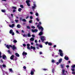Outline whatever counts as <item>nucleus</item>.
<instances>
[{
    "instance_id": "obj_1",
    "label": "nucleus",
    "mask_w": 75,
    "mask_h": 75,
    "mask_svg": "<svg viewBox=\"0 0 75 75\" xmlns=\"http://www.w3.org/2000/svg\"><path fill=\"white\" fill-rule=\"evenodd\" d=\"M40 26V24H38V25H37V27L39 29V30H41V31H43V30H44V28H43L42 27V26Z\"/></svg>"
},
{
    "instance_id": "obj_2",
    "label": "nucleus",
    "mask_w": 75,
    "mask_h": 75,
    "mask_svg": "<svg viewBox=\"0 0 75 75\" xmlns=\"http://www.w3.org/2000/svg\"><path fill=\"white\" fill-rule=\"evenodd\" d=\"M59 51L60 53L59 54L60 56H61V57H63V55H64V54H63V52H62V50L59 49Z\"/></svg>"
},
{
    "instance_id": "obj_3",
    "label": "nucleus",
    "mask_w": 75,
    "mask_h": 75,
    "mask_svg": "<svg viewBox=\"0 0 75 75\" xmlns=\"http://www.w3.org/2000/svg\"><path fill=\"white\" fill-rule=\"evenodd\" d=\"M31 1L29 0H27L26 1V2L27 4V6H30V4L29 3H30Z\"/></svg>"
},
{
    "instance_id": "obj_4",
    "label": "nucleus",
    "mask_w": 75,
    "mask_h": 75,
    "mask_svg": "<svg viewBox=\"0 0 75 75\" xmlns=\"http://www.w3.org/2000/svg\"><path fill=\"white\" fill-rule=\"evenodd\" d=\"M45 37L44 36H41V40L43 42L45 40Z\"/></svg>"
},
{
    "instance_id": "obj_5",
    "label": "nucleus",
    "mask_w": 75,
    "mask_h": 75,
    "mask_svg": "<svg viewBox=\"0 0 75 75\" xmlns=\"http://www.w3.org/2000/svg\"><path fill=\"white\" fill-rule=\"evenodd\" d=\"M11 48H12L13 50H16L17 49V47L15 46V45H13L12 46V47H11Z\"/></svg>"
},
{
    "instance_id": "obj_6",
    "label": "nucleus",
    "mask_w": 75,
    "mask_h": 75,
    "mask_svg": "<svg viewBox=\"0 0 75 75\" xmlns=\"http://www.w3.org/2000/svg\"><path fill=\"white\" fill-rule=\"evenodd\" d=\"M32 31L33 33H35V32H37V31H38V30L37 29H35L34 30L32 29Z\"/></svg>"
},
{
    "instance_id": "obj_7",
    "label": "nucleus",
    "mask_w": 75,
    "mask_h": 75,
    "mask_svg": "<svg viewBox=\"0 0 75 75\" xmlns=\"http://www.w3.org/2000/svg\"><path fill=\"white\" fill-rule=\"evenodd\" d=\"M9 27H11V28H13L14 27V24H12L11 25H9Z\"/></svg>"
},
{
    "instance_id": "obj_8",
    "label": "nucleus",
    "mask_w": 75,
    "mask_h": 75,
    "mask_svg": "<svg viewBox=\"0 0 75 75\" xmlns=\"http://www.w3.org/2000/svg\"><path fill=\"white\" fill-rule=\"evenodd\" d=\"M14 55H12L11 56L10 58L11 59L13 60V59H14Z\"/></svg>"
},
{
    "instance_id": "obj_9",
    "label": "nucleus",
    "mask_w": 75,
    "mask_h": 75,
    "mask_svg": "<svg viewBox=\"0 0 75 75\" xmlns=\"http://www.w3.org/2000/svg\"><path fill=\"white\" fill-rule=\"evenodd\" d=\"M2 58L4 59H6V58H7V57H6V55H4L3 56Z\"/></svg>"
},
{
    "instance_id": "obj_10",
    "label": "nucleus",
    "mask_w": 75,
    "mask_h": 75,
    "mask_svg": "<svg viewBox=\"0 0 75 75\" xmlns=\"http://www.w3.org/2000/svg\"><path fill=\"white\" fill-rule=\"evenodd\" d=\"M6 47L8 49H9L10 48V47H12V45H6Z\"/></svg>"
},
{
    "instance_id": "obj_11",
    "label": "nucleus",
    "mask_w": 75,
    "mask_h": 75,
    "mask_svg": "<svg viewBox=\"0 0 75 75\" xmlns=\"http://www.w3.org/2000/svg\"><path fill=\"white\" fill-rule=\"evenodd\" d=\"M30 49V50L31 49H33V50H35V47H33V46H31Z\"/></svg>"
},
{
    "instance_id": "obj_12",
    "label": "nucleus",
    "mask_w": 75,
    "mask_h": 75,
    "mask_svg": "<svg viewBox=\"0 0 75 75\" xmlns=\"http://www.w3.org/2000/svg\"><path fill=\"white\" fill-rule=\"evenodd\" d=\"M22 55L23 56L24 55H27V53L26 52H25L24 51H23L22 53Z\"/></svg>"
},
{
    "instance_id": "obj_13",
    "label": "nucleus",
    "mask_w": 75,
    "mask_h": 75,
    "mask_svg": "<svg viewBox=\"0 0 75 75\" xmlns=\"http://www.w3.org/2000/svg\"><path fill=\"white\" fill-rule=\"evenodd\" d=\"M42 34H43V32L42 31H41V32H40L39 33V35L40 36H41V35H42Z\"/></svg>"
},
{
    "instance_id": "obj_14",
    "label": "nucleus",
    "mask_w": 75,
    "mask_h": 75,
    "mask_svg": "<svg viewBox=\"0 0 75 75\" xmlns=\"http://www.w3.org/2000/svg\"><path fill=\"white\" fill-rule=\"evenodd\" d=\"M64 59H66V60H69V58H68V57L66 56H65Z\"/></svg>"
},
{
    "instance_id": "obj_15",
    "label": "nucleus",
    "mask_w": 75,
    "mask_h": 75,
    "mask_svg": "<svg viewBox=\"0 0 75 75\" xmlns=\"http://www.w3.org/2000/svg\"><path fill=\"white\" fill-rule=\"evenodd\" d=\"M30 41H33L34 40V38H30Z\"/></svg>"
},
{
    "instance_id": "obj_16",
    "label": "nucleus",
    "mask_w": 75,
    "mask_h": 75,
    "mask_svg": "<svg viewBox=\"0 0 75 75\" xmlns=\"http://www.w3.org/2000/svg\"><path fill=\"white\" fill-rule=\"evenodd\" d=\"M15 55L16 56L18 57H20V55L18 53H16Z\"/></svg>"
},
{
    "instance_id": "obj_17",
    "label": "nucleus",
    "mask_w": 75,
    "mask_h": 75,
    "mask_svg": "<svg viewBox=\"0 0 75 75\" xmlns=\"http://www.w3.org/2000/svg\"><path fill=\"white\" fill-rule=\"evenodd\" d=\"M48 45L50 46H51L52 45V44L51 42H49L48 43Z\"/></svg>"
},
{
    "instance_id": "obj_18",
    "label": "nucleus",
    "mask_w": 75,
    "mask_h": 75,
    "mask_svg": "<svg viewBox=\"0 0 75 75\" xmlns=\"http://www.w3.org/2000/svg\"><path fill=\"white\" fill-rule=\"evenodd\" d=\"M62 59H60L59 60V63H61V62H62Z\"/></svg>"
},
{
    "instance_id": "obj_19",
    "label": "nucleus",
    "mask_w": 75,
    "mask_h": 75,
    "mask_svg": "<svg viewBox=\"0 0 75 75\" xmlns=\"http://www.w3.org/2000/svg\"><path fill=\"white\" fill-rule=\"evenodd\" d=\"M28 37H31V35L30 34V33H29L28 34Z\"/></svg>"
},
{
    "instance_id": "obj_20",
    "label": "nucleus",
    "mask_w": 75,
    "mask_h": 75,
    "mask_svg": "<svg viewBox=\"0 0 75 75\" xmlns=\"http://www.w3.org/2000/svg\"><path fill=\"white\" fill-rule=\"evenodd\" d=\"M13 32V31L12 29H11L10 30L9 33L10 34H11Z\"/></svg>"
},
{
    "instance_id": "obj_21",
    "label": "nucleus",
    "mask_w": 75,
    "mask_h": 75,
    "mask_svg": "<svg viewBox=\"0 0 75 75\" xmlns=\"http://www.w3.org/2000/svg\"><path fill=\"white\" fill-rule=\"evenodd\" d=\"M30 74H31V75H34V71H31V72H30Z\"/></svg>"
},
{
    "instance_id": "obj_22",
    "label": "nucleus",
    "mask_w": 75,
    "mask_h": 75,
    "mask_svg": "<svg viewBox=\"0 0 75 75\" xmlns=\"http://www.w3.org/2000/svg\"><path fill=\"white\" fill-rule=\"evenodd\" d=\"M9 70L10 72H13V70H12L11 69H9Z\"/></svg>"
},
{
    "instance_id": "obj_23",
    "label": "nucleus",
    "mask_w": 75,
    "mask_h": 75,
    "mask_svg": "<svg viewBox=\"0 0 75 75\" xmlns=\"http://www.w3.org/2000/svg\"><path fill=\"white\" fill-rule=\"evenodd\" d=\"M22 10V9L21 8H19L18 9V11H19V12H20Z\"/></svg>"
},
{
    "instance_id": "obj_24",
    "label": "nucleus",
    "mask_w": 75,
    "mask_h": 75,
    "mask_svg": "<svg viewBox=\"0 0 75 75\" xmlns=\"http://www.w3.org/2000/svg\"><path fill=\"white\" fill-rule=\"evenodd\" d=\"M20 24H18L17 25V28H20Z\"/></svg>"
},
{
    "instance_id": "obj_25",
    "label": "nucleus",
    "mask_w": 75,
    "mask_h": 75,
    "mask_svg": "<svg viewBox=\"0 0 75 75\" xmlns=\"http://www.w3.org/2000/svg\"><path fill=\"white\" fill-rule=\"evenodd\" d=\"M23 36L24 37H27V35L24 34Z\"/></svg>"
},
{
    "instance_id": "obj_26",
    "label": "nucleus",
    "mask_w": 75,
    "mask_h": 75,
    "mask_svg": "<svg viewBox=\"0 0 75 75\" xmlns=\"http://www.w3.org/2000/svg\"><path fill=\"white\" fill-rule=\"evenodd\" d=\"M7 52H8V54H11V52H10V51L9 50L7 51Z\"/></svg>"
},
{
    "instance_id": "obj_27",
    "label": "nucleus",
    "mask_w": 75,
    "mask_h": 75,
    "mask_svg": "<svg viewBox=\"0 0 75 75\" xmlns=\"http://www.w3.org/2000/svg\"><path fill=\"white\" fill-rule=\"evenodd\" d=\"M12 8L13 9H17V7L15 6H12Z\"/></svg>"
},
{
    "instance_id": "obj_28",
    "label": "nucleus",
    "mask_w": 75,
    "mask_h": 75,
    "mask_svg": "<svg viewBox=\"0 0 75 75\" xmlns=\"http://www.w3.org/2000/svg\"><path fill=\"white\" fill-rule=\"evenodd\" d=\"M61 66L62 68H64V64H61Z\"/></svg>"
},
{
    "instance_id": "obj_29",
    "label": "nucleus",
    "mask_w": 75,
    "mask_h": 75,
    "mask_svg": "<svg viewBox=\"0 0 75 75\" xmlns=\"http://www.w3.org/2000/svg\"><path fill=\"white\" fill-rule=\"evenodd\" d=\"M22 21H24V22H26V21H27L25 19H22Z\"/></svg>"
},
{
    "instance_id": "obj_30",
    "label": "nucleus",
    "mask_w": 75,
    "mask_h": 75,
    "mask_svg": "<svg viewBox=\"0 0 75 75\" xmlns=\"http://www.w3.org/2000/svg\"><path fill=\"white\" fill-rule=\"evenodd\" d=\"M17 42V41L16 40H14L13 41V42H14V43H16Z\"/></svg>"
},
{
    "instance_id": "obj_31",
    "label": "nucleus",
    "mask_w": 75,
    "mask_h": 75,
    "mask_svg": "<svg viewBox=\"0 0 75 75\" xmlns=\"http://www.w3.org/2000/svg\"><path fill=\"white\" fill-rule=\"evenodd\" d=\"M62 74H65V70H63L62 71Z\"/></svg>"
},
{
    "instance_id": "obj_32",
    "label": "nucleus",
    "mask_w": 75,
    "mask_h": 75,
    "mask_svg": "<svg viewBox=\"0 0 75 75\" xmlns=\"http://www.w3.org/2000/svg\"><path fill=\"white\" fill-rule=\"evenodd\" d=\"M27 28H28V29H31V28H30V26H27Z\"/></svg>"
},
{
    "instance_id": "obj_33",
    "label": "nucleus",
    "mask_w": 75,
    "mask_h": 75,
    "mask_svg": "<svg viewBox=\"0 0 75 75\" xmlns=\"http://www.w3.org/2000/svg\"><path fill=\"white\" fill-rule=\"evenodd\" d=\"M2 67H4V68H5V67H6V66L5 64H3Z\"/></svg>"
},
{
    "instance_id": "obj_34",
    "label": "nucleus",
    "mask_w": 75,
    "mask_h": 75,
    "mask_svg": "<svg viewBox=\"0 0 75 75\" xmlns=\"http://www.w3.org/2000/svg\"><path fill=\"white\" fill-rule=\"evenodd\" d=\"M71 69V71H74L75 68H73V69Z\"/></svg>"
},
{
    "instance_id": "obj_35",
    "label": "nucleus",
    "mask_w": 75,
    "mask_h": 75,
    "mask_svg": "<svg viewBox=\"0 0 75 75\" xmlns=\"http://www.w3.org/2000/svg\"><path fill=\"white\" fill-rule=\"evenodd\" d=\"M27 49H28V50H31L30 47V46H27Z\"/></svg>"
},
{
    "instance_id": "obj_36",
    "label": "nucleus",
    "mask_w": 75,
    "mask_h": 75,
    "mask_svg": "<svg viewBox=\"0 0 75 75\" xmlns=\"http://www.w3.org/2000/svg\"><path fill=\"white\" fill-rule=\"evenodd\" d=\"M33 22V21L32 20H31L29 21V23H32Z\"/></svg>"
},
{
    "instance_id": "obj_37",
    "label": "nucleus",
    "mask_w": 75,
    "mask_h": 75,
    "mask_svg": "<svg viewBox=\"0 0 75 75\" xmlns=\"http://www.w3.org/2000/svg\"><path fill=\"white\" fill-rule=\"evenodd\" d=\"M39 47H40V48H42V45H40Z\"/></svg>"
},
{
    "instance_id": "obj_38",
    "label": "nucleus",
    "mask_w": 75,
    "mask_h": 75,
    "mask_svg": "<svg viewBox=\"0 0 75 75\" xmlns=\"http://www.w3.org/2000/svg\"><path fill=\"white\" fill-rule=\"evenodd\" d=\"M20 7H21V8H24V6H23V5H20Z\"/></svg>"
},
{
    "instance_id": "obj_39",
    "label": "nucleus",
    "mask_w": 75,
    "mask_h": 75,
    "mask_svg": "<svg viewBox=\"0 0 75 75\" xmlns=\"http://www.w3.org/2000/svg\"><path fill=\"white\" fill-rule=\"evenodd\" d=\"M15 21L16 22V23H18V20H15Z\"/></svg>"
},
{
    "instance_id": "obj_40",
    "label": "nucleus",
    "mask_w": 75,
    "mask_h": 75,
    "mask_svg": "<svg viewBox=\"0 0 75 75\" xmlns=\"http://www.w3.org/2000/svg\"><path fill=\"white\" fill-rule=\"evenodd\" d=\"M1 11L3 13H5V10H2Z\"/></svg>"
},
{
    "instance_id": "obj_41",
    "label": "nucleus",
    "mask_w": 75,
    "mask_h": 75,
    "mask_svg": "<svg viewBox=\"0 0 75 75\" xmlns=\"http://www.w3.org/2000/svg\"><path fill=\"white\" fill-rule=\"evenodd\" d=\"M72 68H75V64L74 65L72 66Z\"/></svg>"
},
{
    "instance_id": "obj_42",
    "label": "nucleus",
    "mask_w": 75,
    "mask_h": 75,
    "mask_svg": "<svg viewBox=\"0 0 75 75\" xmlns=\"http://www.w3.org/2000/svg\"><path fill=\"white\" fill-rule=\"evenodd\" d=\"M32 71H33V72H35V69H33L32 70H31Z\"/></svg>"
},
{
    "instance_id": "obj_43",
    "label": "nucleus",
    "mask_w": 75,
    "mask_h": 75,
    "mask_svg": "<svg viewBox=\"0 0 75 75\" xmlns=\"http://www.w3.org/2000/svg\"><path fill=\"white\" fill-rule=\"evenodd\" d=\"M36 20H37V21H40V20L38 18H36Z\"/></svg>"
},
{
    "instance_id": "obj_44",
    "label": "nucleus",
    "mask_w": 75,
    "mask_h": 75,
    "mask_svg": "<svg viewBox=\"0 0 75 75\" xmlns=\"http://www.w3.org/2000/svg\"><path fill=\"white\" fill-rule=\"evenodd\" d=\"M48 44V42H45V44L47 45Z\"/></svg>"
},
{
    "instance_id": "obj_45",
    "label": "nucleus",
    "mask_w": 75,
    "mask_h": 75,
    "mask_svg": "<svg viewBox=\"0 0 75 75\" xmlns=\"http://www.w3.org/2000/svg\"><path fill=\"white\" fill-rule=\"evenodd\" d=\"M35 15L36 16H38V13H36Z\"/></svg>"
},
{
    "instance_id": "obj_46",
    "label": "nucleus",
    "mask_w": 75,
    "mask_h": 75,
    "mask_svg": "<svg viewBox=\"0 0 75 75\" xmlns=\"http://www.w3.org/2000/svg\"><path fill=\"white\" fill-rule=\"evenodd\" d=\"M16 9H13V13H14L15 12H16Z\"/></svg>"
},
{
    "instance_id": "obj_47",
    "label": "nucleus",
    "mask_w": 75,
    "mask_h": 75,
    "mask_svg": "<svg viewBox=\"0 0 75 75\" xmlns=\"http://www.w3.org/2000/svg\"><path fill=\"white\" fill-rule=\"evenodd\" d=\"M35 7L34 6H32V9H35Z\"/></svg>"
},
{
    "instance_id": "obj_48",
    "label": "nucleus",
    "mask_w": 75,
    "mask_h": 75,
    "mask_svg": "<svg viewBox=\"0 0 75 75\" xmlns=\"http://www.w3.org/2000/svg\"><path fill=\"white\" fill-rule=\"evenodd\" d=\"M55 60H52V62H53V63H54V62H55Z\"/></svg>"
},
{
    "instance_id": "obj_49",
    "label": "nucleus",
    "mask_w": 75,
    "mask_h": 75,
    "mask_svg": "<svg viewBox=\"0 0 75 75\" xmlns=\"http://www.w3.org/2000/svg\"><path fill=\"white\" fill-rule=\"evenodd\" d=\"M23 47H25L26 46V45H25V44H23Z\"/></svg>"
},
{
    "instance_id": "obj_50",
    "label": "nucleus",
    "mask_w": 75,
    "mask_h": 75,
    "mask_svg": "<svg viewBox=\"0 0 75 75\" xmlns=\"http://www.w3.org/2000/svg\"><path fill=\"white\" fill-rule=\"evenodd\" d=\"M30 19H33V16H30Z\"/></svg>"
},
{
    "instance_id": "obj_51",
    "label": "nucleus",
    "mask_w": 75,
    "mask_h": 75,
    "mask_svg": "<svg viewBox=\"0 0 75 75\" xmlns=\"http://www.w3.org/2000/svg\"><path fill=\"white\" fill-rule=\"evenodd\" d=\"M27 47L30 46V44L28 43L27 44Z\"/></svg>"
},
{
    "instance_id": "obj_52",
    "label": "nucleus",
    "mask_w": 75,
    "mask_h": 75,
    "mask_svg": "<svg viewBox=\"0 0 75 75\" xmlns=\"http://www.w3.org/2000/svg\"><path fill=\"white\" fill-rule=\"evenodd\" d=\"M31 28H33L34 29V28H35V27L34 26H32Z\"/></svg>"
},
{
    "instance_id": "obj_53",
    "label": "nucleus",
    "mask_w": 75,
    "mask_h": 75,
    "mask_svg": "<svg viewBox=\"0 0 75 75\" xmlns=\"http://www.w3.org/2000/svg\"><path fill=\"white\" fill-rule=\"evenodd\" d=\"M43 70L44 71H47V69H43Z\"/></svg>"
},
{
    "instance_id": "obj_54",
    "label": "nucleus",
    "mask_w": 75,
    "mask_h": 75,
    "mask_svg": "<svg viewBox=\"0 0 75 75\" xmlns=\"http://www.w3.org/2000/svg\"><path fill=\"white\" fill-rule=\"evenodd\" d=\"M35 42L36 43H37V42H37V40H35Z\"/></svg>"
},
{
    "instance_id": "obj_55",
    "label": "nucleus",
    "mask_w": 75,
    "mask_h": 75,
    "mask_svg": "<svg viewBox=\"0 0 75 75\" xmlns=\"http://www.w3.org/2000/svg\"><path fill=\"white\" fill-rule=\"evenodd\" d=\"M12 35H14V32H13L12 33Z\"/></svg>"
},
{
    "instance_id": "obj_56",
    "label": "nucleus",
    "mask_w": 75,
    "mask_h": 75,
    "mask_svg": "<svg viewBox=\"0 0 75 75\" xmlns=\"http://www.w3.org/2000/svg\"><path fill=\"white\" fill-rule=\"evenodd\" d=\"M72 74H75V72L74 71L73 72H72Z\"/></svg>"
},
{
    "instance_id": "obj_57",
    "label": "nucleus",
    "mask_w": 75,
    "mask_h": 75,
    "mask_svg": "<svg viewBox=\"0 0 75 75\" xmlns=\"http://www.w3.org/2000/svg\"><path fill=\"white\" fill-rule=\"evenodd\" d=\"M23 68H24V69H26V67H25V66H23Z\"/></svg>"
},
{
    "instance_id": "obj_58",
    "label": "nucleus",
    "mask_w": 75,
    "mask_h": 75,
    "mask_svg": "<svg viewBox=\"0 0 75 75\" xmlns=\"http://www.w3.org/2000/svg\"><path fill=\"white\" fill-rule=\"evenodd\" d=\"M16 33H17V34L19 33V32H18V30H16Z\"/></svg>"
},
{
    "instance_id": "obj_59",
    "label": "nucleus",
    "mask_w": 75,
    "mask_h": 75,
    "mask_svg": "<svg viewBox=\"0 0 75 75\" xmlns=\"http://www.w3.org/2000/svg\"><path fill=\"white\" fill-rule=\"evenodd\" d=\"M32 37H35V35H32Z\"/></svg>"
},
{
    "instance_id": "obj_60",
    "label": "nucleus",
    "mask_w": 75,
    "mask_h": 75,
    "mask_svg": "<svg viewBox=\"0 0 75 75\" xmlns=\"http://www.w3.org/2000/svg\"><path fill=\"white\" fill-rule=\"evenodd\" d=\"M57 46L56 45H54L53 46V48H56Z\"/></svg>"
},
{
    "instance_id": "obj_61",
    "label": "nucleus",
    "mask_w": 75,
    "mask_h": 75,
    "mask_svg": "<svg viewBox=\"0 0 75 75\" xmlns=\"http://www.w3.org/2000/svg\"><path fill=\"white\" fill-rule=\"evenodd\" d=\"M30 14H33V13L32 12H30Z\"/></svg>"
},
{
    "instance_id": "obj_62",
    "label": "nucleus",
    "mask_w": 75,
    "mask_h": 75,
    "mask_svg": "<svg viewBox=\"0 0 75 75\" xmlns=\"http://www.w3.org/2000/svg\"><path fill=\"white\" fill-rule=\"evenodd\" d=\"M29 17V16H27L26 17V19H27V18H28Z\"/></svg>"
},
{
    "instance_id": "obj_63",
    "label": "nucleus",
    "mask_w": 75,
    "mask_h": 75,
    "mask_svg": "<svg viewBox=\"0 0 75 75\" xmlns=\"http://www.w3.org/2000/svg\"><path fill=\"white\" fill-rule=\"evenodd\" d=\"M66 67L67 68H69V65H67L66 66Z\"/></svg>"
},
{
    "instance_id": "obj_64",
    "label": "nucleus",
    "mask_w": 75,
    "mask_h": 75,
    "mask_svg": "<svg viewBox=\"0 0 75 75\" xmlns=\"http://www.w3.org/2000/svg\"><path fill=\"white\" fill-rule=\"evenodd\" d=\"M34 7H36V5H35V4H34Z\"/></svg>"
}]
</instances>
